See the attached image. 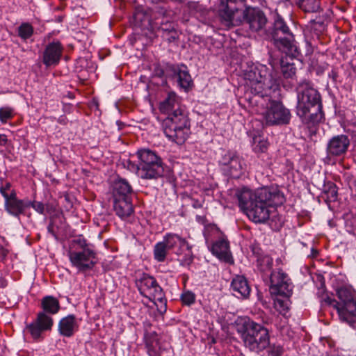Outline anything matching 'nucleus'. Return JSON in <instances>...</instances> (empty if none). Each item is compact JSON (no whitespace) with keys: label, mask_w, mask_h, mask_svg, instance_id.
Instances as JSON below:
<instances>
[{"label":"nucleus","mask_w":356,"mask_h":356,"mask_svg":"<svg viewBox=\"0 0 356 356\" xmlns=\"http://www.w3.org/2000/svg\"><path fill=\"white\" fill-rule=\"evenodd\" d=\"M158 31L161 33V36L169 42H172L178 38V33L172 23L161 22Z\"/></svg>","instance_id":"nucleus-23"},{"label":"nucleus","mask_w":356,"mask_h":356,"mask_svg":"<svg viewBox=\"0 0 356 356\" xmlns=\"http://www.w3.org/2000/svg\"><path fill=\"white\" fill-rule=\"evenodd\" d=\"M152 301H154V304L156 305V306L157 307V310L159 313L163 314L166 312L167 300L165 298V296H163V297H161V298H160L159 300H153Z\"/></svg>","instance_id":"nucleus-40"},{"label":"nucleus","mask_w":356,"mask_h":356,"mask_svg":"<svg viewBox=\"0 0 356 356\" xmlns=\"http://www.w3.org/2000/svg\"><path fill=\"white\" fill-rule=\"evenodd\" d=\"M350 141L345 134L337 135L332 137L327 142L326 153L329 158L341 156L346 154L350 146Z\"/></svg>","instance_id":"nucleus-11"},{"label":"nucleus","mask_w":356,"mask_h":356,"mask_svg":"<svg viewBox=\"0 0 356 356\" xmlns=\"http://www.w3.org/2000/svg\"><path fill=\"white\" fill-rule=\"evenodd\" d=\"M139 163L137 165L138 176L142 179H152L162 177L164 168L162 159L149 149L137 152Z\"/></svg>","instance_id":"nucleus-9"},{"label":"nucleus","mask_w":356,"mask_h":356,"mask_svg":"<svg viewBox=\"0 0 356 356\" xmlns=\"http://www.w3.org/2000/svg\"><path fill=\"white\" fill-rule=\"evenodd\" d=\"M70 250H82L83 249H89L88 244L84 238H79L72 240L70 246Z\"/></svg>","instance_id":"nucleus-34"},{"label":"nucleus","mask_w":356,"mask_h":356,"mask_svg":"<svg viewBox=\"0 0 356 356\" xmlns=\"http://www.w3.org/2000/svg\"><path fill=\"white\" fill-rule=\"evenodd\" d=\"M218 13L227 25L246 24L252 32L265 38L268 29L265 13L259 8L248 7L244 0L222 1Z\"/></svg>","instance_id":"nucleus-2"},{"label":"nucleus","mask_w":356,"mask_h":356,"mask_svg":"<svg viewBox=\"0 0 356 356\" xmlns=\"http://www.w3.org/2000/svg\"><path fill=\"white\" fill-rule=\"evenodd\" d=\"M58 220H59L60 222V219L59 218H51L50 223L47 227L48 232L56 238V232L58 229V225L57 223Z\"/></svg>","instance_id":"nucleus-41"},{"label":"nucleus","mask_w":356,"mask_h":356,"mask_svg":"<svg viewBox=\"0 0 356 356\" xmlns=\"http://www.w3.org/2000/svg\"><path fill=\"white\" fill-rule=\"evenodd\" d=\"M211 251L219 259L225 262H230L232 259L229 251V243L225 239L216 241L211 248Z\"/></svg>","instance_id":"nucleus-17"},{"label":"nucleus","mask_w":356,"mask_h":356,"mask_svg":"<svg viewBox=\"0 0 356 356\" xmlns=\"http://www.w3.org/2000/svg\"><path fill=\"white\" fill-rule=\"evenodd\" d=\"M264 39L271 42L277 49L286 55H299L294 35L287 22L278 13L274 15L273 22L268 26Z\"/></svg>","instance_id":"nucleus-5"},{"label":"nucleus","mask_w":356,"mask_h":356,"mask_svg":"<svg viewBox=\"0 0 356 356\" xmlns=\"http://www.w3.org/2000/svg\"><path fill=\"white\" fill-rule=\"evenodd\" d=\"M336 295L339 301L327 296L323 299V302L335 308L340 319L354 327L356 323V297L354 291L343 286L336 291Z\"/></svg>","instance_id":"nucleus-8"},{"label":"nucleus","mask_w":356,"mask_h":356,"mask_svg":"<svg viewBox=\"0 0 356 356\" xmlns=\"http://www.w3.org/2000/svg\"><path fill=\"white\" fill-rule=\"evenodd\" d=\"M323 193L326 195V201L327 202H335L337 200V188L336 185L328 181L324 185Z\"/></svg>","instance_id":"nucleus-28"},{"label":"nucleus","mask_w":356,"mask_h":356,"mask_svg":"<svg viewBox=\"0 0 356 356\" xmlns=\"http://www.w3.org/2000/svg\"><path fill=\"white\" fill-rule=\"evenodd\" d=\"M13 109L8 107L0 108V120L2 122H6L7 120L13 117Z\"/></svg>","instance_id":"nucleus-39"},{"label":"nucleus","mask_w":356,"mask_h":356,"mask_svg":"<svg viewBox=\"0 0 356 356\" xmlns=\"http://www.w3.org/2000/svg\"><path fill=\"white\" fill-rule=\"evenodd\" d=\"M1 195L5 198V202H14L19 201V200L17 198V194L14 190H12L10 193H5L1 191Z\"/></svg>","instance_id":"nucleus-46"},{"label":"nucleus","mask_w":356,"mask_h":356,"mask_svg":"<svg viewBox=\"0 0 356 356\" xmlns=\"http://www.w3.org/2000/svg\"><path fill=\"white\" fill-rule=\"evenodd\" d=\"M228 168L229 169V172L232 176H238L239 172L242 169V164L241 161L238 156H236V154L234 155Z\"/></svg>","instance_id":"nucleus-31"},{"label":"nucleus","mask_w":356,"mask_h":356,"mask_svg":"<svg viewBox=\"0 0 356 356\" xmlns=\"http://www.w3.org/2000/svg\"><path fill=\"white\" fill-rule=\"evenodd\" d=\"M33 33L32 26L28 23H23L18 28V35L23 39L29 38Z\"/></svg>","instance_id":"nucleus-33"},{"label":"nucleus","mask_w":356,"mask_h":356,"mask_svg":"<svg viewBox=\"0 0 356 356\" xmlns=\"http://www.w3.org/2000/svg\"><path fill=\"white\" fill-rule=\"evenodd\" d=\"M329 76L332 77L334 81H335L337 78V73L334 70H332L330 73H329Z\"/></svg>","instance_id":"nucleus-55"},{"label":"nucleus","mask_w":356,"mask_h":356,"mask_svg":"<svg viewBox=\"0 0 356 356\" xmlns=\"http://www.w3.org/2000/svg\"><path fill=\"white\" fill-rule=\"evenodd\" d=\"M270 290L271 293L286 298H289L292 294V287L289 282L280 285L275 280V281H273V286H270Z\"/></svg>","instance_id":"nucleus-24"},{"label":"nucleus","mask_w":356,"mask_h":356,"mask_svg":"<svg viewBox=\"0 0 356 356\" xmlns=\"http://www.w3.org/2000/svg\"><path fill=\"white\" fill-rule=\"evenodd\" d=\"M7 254H8V251L6 249H4L3 248L1 247L0 248V258L1 259H4L6 257Z\"/></svg>","instance_id":"nucleus-52"},{"label":"nucleus","mask_w":356,"mask_h":356,"mask_svg":"<svg viewBox=\"0 0 356 356\" xmlns=\"http://www.w3.org/2000/svg\"><path fill=\"white\" fill-rule=\"evenodd\" d=\"M182 67L184 69H181L179 67L172 66L170 70L178 85L184 89H187L192 84V79L188 70H186V67Z\"/></svg>","instance_id":"nucleus-18"},{"label":"nucleus","mask_w":356,"mask_h":356,"mask_svg":"<svg viewBox=\"0 0 356 356\" xmlns=\"http://www.w3.org/2000/svg\"><path fill=\"white\" fill-rule=\"evenodd\" d=\"M27 207L28 205L23 200L5 202L6 211L15 217H19L20 214L23 213Z\"/></svg>","instance_id":"nucleus-26"},{"label":"nucleus","mask_w":356,"mask_h":356,"mask_svg":"<svg viewBox=\"0 0 356 356\" xmlns=\"http://www.w3.org/2000/svg\"><path fill=\"white\" fill-rule=\"evenodd\" d=\"M257 265L261 271L270 270L273 266V259L268 255L261 256L257 259Z\"/></svg>","instance_id":"nucleus-32"},{"label":"nucleus","mask_w":356,"mask_h":356,"mask_svg":"<svg viewBox=\"0 0 356 356\" xmlns=\"http://www.w3.org/2000/svg\"><path fill=\"white\" fill-rule=\"evenodd\" d=\"M42 307L44 312L54 314L59 311L60 305L56 298L53 296H46L42 300Z\"/></svg>","instance_id":"nucleus-27"},{"label":"nucleus","mask_w":356,"mask_h":356,"mask_svg":"<svg viewBox=\"0 0 356 356\" xmlns=\"http://www.w3.org/2000/svg\"><path fill=\"white\" fill-rule=\"evenodd\" d=\"M275 307L280 312L284 313L289 309V300L286 298H277L275 300Z\"/></svg>","instance_id":"nucleus-35"},{"label":"nucleus","mask_w":356,"mask_h":356,"mask_svg":"<svg viewBox=\"0 0 356 356\" xmlns=\"http://www.w3.org/2000/svg\"><path fill=\"white\" fill-rule=\"evenodd\" d=\"M156 13L164 17L168 16V11L163 7H158Z\"/></svg>","instance_id":"nucleus-48"},{"label":"nucleus","mask_w":356,"mask_h":356,"mask_svg":"<svg viewBox=\"0 0 356 356\" xmlns=\"http://www.w3.org/2000/svg\"><path fill=\"white\" fill-rule=\"evenodd\" d=\"M235 154L233 152H227L225 153L222 156V159L220 160V163L225 166H229V165L231 163V161L234 158Z\"/></svg>","instance_id":"nucleus-43"},{"label":"nucleus","mask_w":356,"mask_h":356,"mask_svg":"<svg viewBox=\"0 0 356 356\" xmlns=\"http://www.w3.org/2000/svg\"><path fill=\"white\" fill-rule=\"evenodd\" d=\"M231 287L237 298H247L250 295V288L243 276H236L232 281Z\"/></svg>","instance_id":"nucleus-16"},{"label":"nucleus","mask_w":356,"mask_h":356,"mask_svg":"<svg viewBox=\"0 0 356 356\" xmlns=\"http://www.w3.org/2000/svg\"><path fill=\"white\" fill-rule=\"evenodd\" d=\"M270 65L272 66L273 68H275V60H270Z\"/></svg>","instance_id":"nucleus-56"},{"label":"nucleus","mask_w":356,"mask_h":356,"mask_svg":"<svg viewBox=\"0 0 356 356\" xmlns=\"http://www.w3.org/2000/svg\"><path fill=\"white\" fill-rule=\"evenodd\" d=\"M147 294L148 296H145V297L148 298L150 300H159L164 296L161 287L158 284H155L152 291H150Z\"/></svg>","instance_id":"nucleus-36"},{"label":"nucleus","mask_w":356,"mask_h":356,"mask_svg":"<svg viewBox=\"0 0 356 356\" xmlns=\"http://www.w3.org/2000/svg\"><path fill=\"white\" fill-rule=\"evenodd\" d=\"M236 330L240 334L245 347L252 352L258 353L270 345L268 329L250 318L237 320Z\"/></svg>","instance_id":"nucleus-7"},{"label":"nucleus","mask_w":356,"mask_h":356,"mask_svg":"<svg viewBox=\"0 0 356 356\" xmlns=\"http://www.w3.org/2000/svg\"><path fill=\"white\" fill-rule=\"evenodd\" d=\"M113 207L116 214L122 218L129 216L134 211L131 199L115 197Z\"/></svg>","instance_id":"nucleus-19"},{"label":"nucleus","mask_w":356,"mask_h":356,"mask_svg":"<svg viewBox=\"0 0 356 356\" xmlns=\"http://www.w3.org/2000/svg\"><path fill=\"white\" fill-rule=\"evenodd\" d=\"M236 196L240 207L246 213L252 209H258L260 204H273L275 206H280L285 201L283 193L277 187H264L254 192L247 188H243L236 191Z\"/></svg>","instance_id":"nucleus-6"},{"label":"nucleus","mask_w":356,"mask_h":356,"mask_svg":"<svg viewBox=\"0 0 356 356\" xmlns=\"http://www.w3.org/2000/svg\"><path fill=\"white\" fill-rule=\"evenodd\" d=\"M10 186H11V185H10V183H8V182L6 183L5 186L0 187V193H1V191H3V193H4V194L5 193H8V191L10 190Z\"/></svg>","instance_id":"nucleus-51"},{"label":"nucleus","mask_w":356,"mask_h":356,"mask_svg":"<svg viewBox=\"0 0 356 356\" xmlns=\"http://www.w3.org/2000/svg\"><path fill=\"white\" fill-rule=\"evenodd\" d=\"M154 72H155V75L159 77H161L164 75V70L162 68H161L160 67H156Z\"/></svg>","instance_id":"nucleus-49"},{"label":"nucleus","mask_w":356,"mask_h":356,"mask_svg":"<svg viewBox=\"0 0 356 356\" xmlns=\"http://www.w3.org/2000/svg\"><path fill=\"white\" fill-rule=\"evenodd\" d=\"M296 114L304 124L313 126L322 122L321 96L313 84L306 80L298 83L296 87Z\"/></svg>","instance_id":"nucleus-4"},{"label":"nucleus","mask_w":356,"mask_h":356,"mask_svg":"<svg viewBox=\"0 0 356 356\" xmlns=\"http://www.w3.org/2000/svg\"><path fill=\"white\" fill-rule=\"evenodd\" d=\"M150 327L151 324L149 323H146L145 324V339L146 345L149 347L153 346L154 343H157L159 340L156 332L155 331H152Z\"/></svg>","instance_id":"nucleus-30"},{"label":"nucleus","mask_w":356,"mask_h":356,"mask_svg":"<svg viewBox=\"0 0 356 356\" xmlns=\"http://www.w3.org/2000/svg\"><path fill=\"white\" fill-rule=\"evenodd\" d=\"M28 207L31 205L36 211L42 214L44 211V204L40 202L34 201L33 202H29Z\"/></svg>","instance_id":"nucleus-45"},{"label":"nucleus","mask_w":356,"mask_h":356,"mask_svg":"<svg viewBox=\"0 0 356 356\" xmlns=\"http://www.w3.org/2000/svg\"><path fill=\"white\" fill-rule=\"evenodd\" d=\"M95 252L91 249H83L82 250H70V260L79 270L86 271L92 268L95 261Z\"/></svg>","instance_id":"nucleus-10"},{"label":"nucleus","mask_w":356,"mask_h":356,"mask_svg":"<svg viewBox=\"0 0 356 356\" xmlns=\"http://www.w3.org/2000/svg\"><path fill=\"white\" fill-rule=\"evenodd\" d=\"M283 348L281 346L273 345L270 347L269 355L271 356H282Z\"/></svg>","instance_id":"nucleus-44"},{"label":"nucleus","mask_w":356,"mask_h":356,"mask_svg":"<svg viewBox=\"0 0 356 356\" xmlns=\"http://www.w3.org/2000/svg\"><path fill=\"white\" fill-rule=\"evenodd\" d=\"M245 79L250 81L249 88L244 95L245 99L252 106L266 108L263 113L267 125L289 124L291 113L289 109L278 101L272 99V93H276L279 84L268 74L264 65H251L245 73Z\"/></svg>","instance_id":"nucleus-1"},{"label":"nucleus","mask_w":356,"mask_h":356,"mask_svg":"<svg viewBox=\"0 0 356 356\" xmlns=\"http://www.w3.org/2000/svg\"><path fill=\"white\" fill-rule=\"evenodd\" d=\"M168 251H170V250L163 241L157 243L154 248V259L159 262L163 261L165 259Z\"/></svg>","instance_id":"nucleus-29"},{"label":"nucleus","mask_w":356,"mask_h":356,"mask_svg":"<svg viewBox=\"0 0 356 356\" xmlns=\"http://www.w3.org/2000/svg\"><path fill=\"white\" fill-rule=\"evenodd\" d=\"M145 17V13L142 10H136L134 18L136 22H142Z\"/></svg>","instance_id":"nucleus-47"},{"label":"nucleus","mask_w":356,"mask_h":356,"mask_svg":"<svg viewBox=\"0 0 356 356\" xmlns=\"http://www.w3.org/2000/svg\"><path fill=\"white\" fill-rule=\"evenodd\" d=\"M156 284L157 282L153 277L143 275L138 284V290L142 296H148L147 293L152 291V289Z\"/></svg>","instance_id":"nucleus-25"},{"label":"nucleus","mask_w":356,"mask_h":356,"mask_svg":"<svg viewBox=\"0 0 356 356\" xmlns=\"http://www.w3.org/2000/svg\"><path fill=\"white\" fill-rule=\"evenodd\" d=\"M7 142V137L6 135H0V145H6Z\"/></svg>","instance_id":"nucleus-53"},{"label":"nucleus","mask_w":356,"mask_h":356,"mask_svg":"<svg viewBox=\"0 0 356 356\" xmlns=\"http://www.w3.org/2000/svg\"><path fill=\"white\" fill-rule=\"evenodd\" d=\"M287 275L283 272H277V273H272L270 274V286H273V281L275 280L278 282V284L282 285V284H285L288 282Z\"/></svg>","instance_id":"nucleus-37"},{"label":"nucleus","mask_w":356,"mask_h":356,"mask_svg":"<svg viewBox=\"0 0 356 356\" xmlns=\"http://www.w3.org/2000/svg\"><path fill=\"white\" fill-rule=\"evenodd\" d=\"M132 192V188L126 179L120 178L114 182V198L119 197L123 199H131V194Z\"/></svg>","instance_id":"nucleus-20"},{"label":"nucleus","mask_w":356,"mask_h":356,"mask_svg":"<svg viewBox=\"0 0 356 356\" xmlns=\"http://www.w3.org/2000/svg\"><path fill=\"white\" fill-rule=\"evenodd\" d=\"M181 300L184 305H191L194 303L195 296L193 292L188 291L181 295Z\"/></svg>","instance_id":"nucleus-38"},{"label":"nucleus","mask_w":356,"mask_h":356,"mask_svg":"<svg viewBox=\"0 0 356 356\" xmlns=\"http://www.w3.org/2000/svg\"><path fill=\"white\" fill-rule=\"evenodd\" d=\"M192 206L195 209L201 208L202 206V202L197 200H192Z\"/></svg>","instance_id":"nucleus-50"},{"label":"nucleus","mask_w":356,"mask_h":356,"mask_svg":"<svg viewBox=\"0 0 356 356\" xmlns=\"http://www.w3.org/2000/svg\"><path fill=\"white\" fill-rule=\"evenodd\" d=\"M159 109L168 115L162 124L166 137L177 144L184 143L190 133V121L177 102L176 95L169 93L168 97L161 102Z\"/></svg>","instance_id":"nucleus-3"},{"label":"nucleus","mask_w":356,"mask_h":356,"mask_svg":"<svg viewBox=\"0 0 356 356\" xmlns=\"http://www.w3.org/2000/svg\"><path fill=\"white\" fill-rule=\"evenodd\" d=\"M270 207H275L273 204H260L258 209H252L247 211L248 218L256 223L265 222L270 218Z\"/></svg>","instance_id":"nucleus-15"},{"label":"nucleus","mask_w":356,"mask_h":356,"mask_svg":"<svg viewBox=\"0 0 356 356\" xmlns=\"http://www.w3.org/2000/svg\"><path fill=\"white\" fill-rule=\"evenodd\" d=\"M254 143H257V144L254 147V150L256 152H264L268 147V143L266 140H258L257 138H254Z\"/></svg>","instance_id":"nucleus-42"},{"label":"nucleus","mask_w":356,"mask_h":356,"mask_svg":"<svg viewBox=\"0 0 356 356\" xmlns=\"http://www.w3.org/2000/svg\"><path fill=\"white\" fill-rule=\"evenodd\" d=\"M52 325V318L45 312H42L38 313L34 322L26 326V330L33 339H38L40 337L42 332L51 330Z\"/></svg>","instance_id":"nucleus-12"},{"label":"nucleus","mask_w":356,"mask_h":356,"mask_svg":"<svg viewBox=\"0 0 356 356\" xmlns=\"http://www.w3.org/2000/svg\"><path fill=\"white\" fill-rule=\"evenodd\" d=\"M76 323L75 317L73 315H69L63 318L58 324V331L61 335L70 337L73 335Z\"/></svg>","instance_id":"nucleus-21"},{"label":"nucleus","mask_w":356,"mask_h":356,"mask_svg":"<svg viewBox=\"0 0 356 356\" xmlns=\"http://www.w3.org/2000/svg\"><path fill=\"white\" fill-rule=\"evenodd\" d=\"M192 260H193V258L191 256H190L188 258H186L184 261H183V264L184 265H190L191 263L192 262Z\"/></svg>","instance_id":"nucleus-54"},{"label":"nucleus","mask_w":356,"mask_h":356,"mask_svg":"<svg viewBox=\"0 0 356 356\" xmlns=\"http://www.w3.org/2000/svg\"><path fill=\"white\" fill-rule=\"evenodd\" d=\"M163 243L170 250H174L177 254H180V248L184 245L186 246L188 250H191V246L187 241L175 234H168L163 238Z\"/></svg>","instance_id":"nucleus-14"},{"label":"nucleus","mask_w":356,"mask_h":356,"mask_svg":"<svg viewBox=\"0 0 356 356\" xmlns=\"http://www.w3.org/2000/svg\"><path fill=\"white\" fill-rule=\"evenodd\" d=\"M62 47L59 42L49 44L43 54V63L46 66L58 63L62 54Z\"/></svg>","instance_id":"nucleus-13"},{"label":"nucleus","mask_w":356,"mask_h":356,"mask_svg":"<svg viewBox=\"0 0 356 356\" xmlns=\"http://www.w3.org/2000/svg\"><path fill=\"white\" fill-rule=\"evenodd\" d=\"M287 56L289 57L282 58L280 60L281 72L285 79H292L296 74L297 69L293 62L296 56Z\"/></svg>","instance_id":"nucleus-22"}]
</instances>
